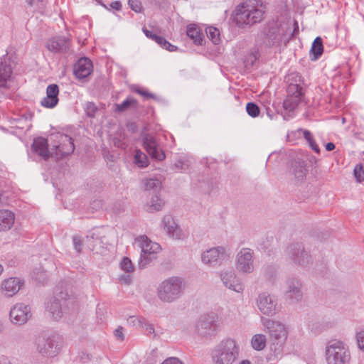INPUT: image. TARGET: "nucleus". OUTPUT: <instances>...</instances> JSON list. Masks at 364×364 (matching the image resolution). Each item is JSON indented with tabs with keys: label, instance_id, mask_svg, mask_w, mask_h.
Listing matches in <instances>:
<instances>
[{
	"label": "nucleus",
	"instance_id": "f257e3e1",
	"mask_svg": "<svg viewBox=\"0 0 364 364\" xmlns=\"http://www.w3.org/2000/svg\"><path fill=\"white\" fill-rule=\"evenodd\" d=\"M265 6L258 0H248L237 6L233 21L240 28L251 26L262 21Z\"/></svg>",
	"mask_w": 364,
	"mask_h": 364
},
{
	"label": "nucleus",
	"instance_id": "f03ea898",
	"mask_svg": "<svg viewBox=\"0 0 364 364\" xmlns=\"http://www.w3.org/2000/svg\"><path fill=\"white\" fill-rule=\"evenodd\" d=\"M264 324L269 331L270 340V353L267 359L268 361H276L283 355L287 332L284 326L279 322L267 319Z\"/></svg>",
	"mask_w": 364,
	"mask_h": 364
},
{
	"label": "nucleus",
	"instance_id": "7ed1b4c3",
	"mask_svg": "<svg viewBox=\"0 0 364 364\" xmlns=\"http://www.w3.org/2000/svg\"><path fill=\"white\" fill-rule=\"evenodd\" d=\"M185 288V282L182 278L171 277L159 285L157 296L161 301L171 303L183 295Z\"/></svg>",
	"mask_w": 364,
	"mask_h": 364
},
{
	"label": "nucleus",
	"instance_id": "20e7f679",
	"mask_svg": "<svg viewBox=\"0 0 364 364\" xmlns=\"http://www.w3.org/2000/svg\"><path fill=\"white\" fill-rule=\"evenodd\" d=\"M239 355V346L235 340L222 341L213 350L212 358L215 364H232Z\"/></svg>",
	"mask_w": 364,
	"mask_h": 364
},
{
	"label": "nucleus",
	"instance_id": "39448f33",
	"mask_svg": "<svg viewBox=\"0 0 364 364\" xmlns=\"http://www.w3.org/2000/svg\"><path fill=\"white\" fill-rule=\"evenodd\" d=\"M325 355L328 364H349L351 359L348 347L338 340L328 342Z\"/></svg>",
	"mask_w": 364,
	"mask_h": 364
},
{
	"label": "nucleus",
	"instance_id": "423d86ee",
	"mask_svg": "<svg viewBox=\"0 0 364 364\" xmlns=\"http://www.w3.org/2000/svg\"><path fill=\"white\" fill-rule=\"evenodd\" d=\"M62 338L56 333H42L36 340V350L43 356L54 357L61 348Z\"/></svg>",
	"mask_w": 364,
	"mask_h": 364
},
{
	"label": "nucleus",
	"instance_id": "0eeeda50",
	"mask_svg": "<svg viewBox=\"0 0 364 364\" xmlns=\"http://www.w3.org/2000/svg\"><path fill=\"white\" fill-rule=\"evenodd\" d=\"M282 37L279 28L274 23L262 27L255 36V46L258 48H272L280 44Z\"/></svg>",
	"mask_w": 364,
	"mask_h": 364
},
{
	"label": "nucleus",
	"instance_id": "6e6552de",
	"mask_svg": "<svg viewBox=\"0 0 364 364\" xmlns=\"http://www.w3.org/2000/svg\"><path fill=\"white\" fill-rule=\"evenodd\" d=\"M286 253L294 264L302 267H306L311 262V256L306 251L301 242H294L289 245L286 250Z\"/></svg>",
	"mask_w": 364,
	"mask_h": 364
},
{
	"label": "nucleus",
	"instance_id": "1a4fd4ad",
	"mask_svg": "<svg viewBox=\"0 0 364 364\" xmlns=\"http://www.w3.org/2000/svg\"><path fill=\"white\" fill-rule=\"evenodd\" d=\"M308 173L307 164L301 156H296L288 164L287 175L295 183L303 182Z\"/></svg>",
	"mask_w": 364,
	"mask_h": 364
},
{
	"label": "nucleus",
	"instance_id": "9d476101",
	"mask_svg": "<svg viewBox=\"0 0 364 364\" xmlns=\"http://www.w3.org/2000/svg\"><path fill=\"white\" fill-rule=\"evenodd\" d=\"M230 253L223 247L211 248L204 252L201 255L203 262L211 267L221 265L228 260Z\"/></svg>",
	"mask_w": 364,
	"mask_h": 364
},
{
	"label": "nucleus",
	"instance_id": "9b49d317",
	"mask_svg": "<svg viewBox=\"0 0 364 364\" xmlns=\"http://www.w3.org/2000/svg\"><path fill=\"white\" fill-rule=\"evenodd\" d=\"M287 92V95L284 100L283 107L287 111L293 112L304 100V91L303 87L288 85Z\"/></svg>",
	"mask_w": 364,
	"mask_h": 364
},
{
	"label": "nucleus",
	"instance_id": "f8f14e48",
	"mask_svg": "<svg viewBox=\"0 0 364 364\" xmlns=\"http://www.w3.org/2000/svg\"><path fill=\"white\" fill-rule=\"evenodd\" d=\"M143 146L151 159L156 161H163L166 154L159 146L156 138L151 134H145L142 136Z\"/></svg>",
	"mask_w": 364,
	"mask_h": 364
},
{
	"label": "nucleus",
	"instance_id": "ddd939ff",
	"mask_svg": "<svg viewBox=\"0 0 364 364\" xmlns=\"http://www.w3.org/2000/svg\"><path fill=\"white\" fill-rule=\"evenodd\" d=\"M70 296L68 292H60L58 297L53 296L47 299L46 302V309L48 311L51 317L55 320H58L63 316L61 300H69Z\"/></svg>",
	"mask_w": 364,
	"mask_h": 364
},
{
	"label": "nucleus",
	"instance_id": "4468645a",
	"mask_svg": "<svg viewBox=\"0 0 364 364\" xmlns=\"http://www.w3.org/2000/svg\"><path fill=\"white\" fill-rule=\"evenodd\" d=\"M217 328L218 325L215 317L208 314L201 316L196 326L197 333L202 337L214 336Z\"/></svg>",
	"mask_w": 364,
	"mask_h": 364
},
{
	"label": "nucleus",
	"instance_id": "2eb2a0df",
	"mask_svg": "<svg viewBox=\"0 0 364 364\" xmlns=\"http://www.w3.org/2000/svg\"><path fill=\"white\" fill-rule=\"evenodd\" d=\"M257 304L259 311L264 315L273 316L277 311V299L266 292L259 294Z\"/></svg>",
	"mask_w": 364,
	"mask_h": 364
},
{
	"label": "nucleus",
	"instance_id": "dca6fc26",
	"mask_svg": "<svg viewBox=\"0 0 364 364\" xmlns=\"http://www.w3.org/2000/svg\"><path fill=\"white\" fill-rule=\"evenodd\" d=\"M105 235L100 230L93 229L86 237L88 247L95 254H102L106 249L104 242Z\"/></svg>",
	"mask_w": 364,
	"mask_h": 364
},
{
	"label": "nucleus",
	"instance_id": "f3484780",
	"mask_svg": "<svg viewBox=\"0 0 364 364\" xmlns=\"http://www.w3.org/2000/svg\"><path fill=\"white\" fill-rule=\"evenodd\" d=\"M9 316L12 323L23 324L31 317V308L23 303L16 304L11 309Z\"/></svg>",
	"mask_w": 364,
	"mask_h": 364
},
{
	"label": "nucleus",
	"instance_id": "a211bd4d",
	"mask_svg": "<svg viewBox=\"0 0 364 364\" xmlns=\"http://www.w3.org/2000/svg\"><path fill=\"white\" fill-rule=\"evenodd\" d=\"M60 144L54 146L52 150L54 151V157L56 159H63L73 153L75 145L73 139L68 135L64 134L60 136Z\"/></svg>",
	"mask_w": 364,
	"mask_h": 364
},
{
	"label": "nucleus",
	"instance_id": "6ab92c4d",
	"mask_svg": "<svg viewBox=\"0 0 364 364\" xmlns=\"http://www.w3.org/2000/svg\"><path fill=\"white\" fill-rule=\"evenodd\" d=\"M237 269L244 273H250L254 269L252 252L250 249L243 248L237 255Z\"/></svg>",
	"mask_w": 364,
	"mask_h": 364
},
{
	"label": "nucleus",
	"instance_id": "aec40b11",
	"mask_svg": "<svg viewBox=\"0 0 364 364\" xmlns=\"http://www.w3.org/2000/svg\"><path fill=\"white\" fill-rule=\"evenodd\" d=\"M48 146V139L43 136H38L33 139L31 150L43 160L48 161L50 157H54V151H49Z\"/></svg>",
	"mask_w": 364,
	"mask_h": 364
},
{
	"label": "nucleus",
	"instance_id": "412c9836",
	"mask_svg": "<svg viewBox=\"0 0 364 364\" xmlns=\"http://www.w3.org/2000/svg\"><path fill=\"white\" fill-rule=\"evenodd\" d=\"M287 290L285 295L287 299L291 302H297L302 299L301 283L296 278H289L287 282Z\"/></svg>",
	"mask_w": 364,
	"mask_h": 364
},
{
	"label": "nucleus",
	"instance_id": "4be33fe9",
	"mask_svg": "<svg viewBox=\"0 0 364 364\" xmlns=\"http://www.w3.org/2000/svg\"><path fill=\"white\" fill-rule=\"evenodd\" d=\"M92 63L86 57L80 58L74 65L73 73L79 80L85 79L92 72Z\"/></svg>",
	"mask_w": 364,
	"mask_h": 364
},
{
	"label": "nucleus",
	"instance_id": "5701e85b",
	"mask_svg": "<svg viewBox=\"0 0 364 364\" xmlns=\"http://www.w3.org/2000/svg\"><path fill=\"white\" fill-rule=\"evenodd\" d=\"M220 277L225 287L238 293L243 291V285L233 271L222 272Z\"/></svg>",
	"mask_w": 364,
	"mask_h": 364
},
{
	"label": "nucleus",
	"instance_id": "b1692460",
	"mask_svg": "<svg viewBox=\"0 0 364 364\" xmlns=\"http://www.w3.org/2000/svg\"><path fill=\"white\" fill-rule=\"evenodd\" d=\"M59 87L57 84H50L46 88V97L41 102L43 107L54 108L58 103Z\"/></svg>",
	"mask_w": 364,
	"mask_h": 364
},
{
	"label": "nucleus",
	"instance_id": "393cba45",
	"mask_svg": "<svg viewBox=\"0 0 364 364\" xmlns=\"http://www.w3.org/2000/svg\"><path fill=\"white\" fill-rule=\"evenodd\" d=\"M13 73V65L10 58L4 56L0 59V87H5L11 80Z\"/></svg>",
	"mask_w": 364,
	"mask_h": 364
},
{
	"label": "nucleus",
	"instance_id": "a878e982",
	"mask_svg": "<svg viewBox=\"0 0 364 364\" xmlns=\"http://www.w3.org/2000/svg\"><path fill=\"white\" fill-rule=\"evenodd\" d=\"M46 48L53 52L67 53L70 48V41L65 37H54L47 42Z\"/></svg>",
	"mask_w": 364,
	"mask_h": 364
},
{
	"label": "nucleus",
	"instance_id": "bb28decb",
	"mask_svg": "<svg viewBox=\"0 0 364 364\" xmlns=\"http://www.w3.org/2000/svg\"><path fill=\"white\" fill-rule=\"evenodd\" d=\"M23 285L18 278H9L2 283L1 289L6 296L11 297L16 294Z\"/></svg>",
	"mask_w": 364,
	"mask_h": 364
},
{
	"label": "nucleus",
	"instance_id": "cd10ccee",
	"mask_svg": "<svg viewBox=\"0 0 364 364\" xmlns=\"http://www.w3.org/2000/svg\"><path fill=\"white\" fill-rule=\"evenodd\" d=\"M142 30L147 38L156 41L163 48H165L166 50L171 52L177 50L178 47L176 46L172 45L163 36L154 33L151 31L148 30L145 27H144Z\"/></svg>",
	"mask_w": 364,
	"mask_h": 364
},
{
	"label": "nucleus",
	"instance_id": "c85d7f7f",
	"mask_svg": "<svg viewBox=\"0 0 364 364\" xmlns=\"http://www.w3.org/2000/svg\"><path fill=\"white\" fill-rule=\"evenodd\" d=\"M141 252L148 255H155L161 250L158 243L152 242L146 235H141L137 239Z\"/></svg>",
	"mask_w": 364,
	"mask_h": 364
},
{
	"label": "nucleus",
	"instance_id": "c756f323",
	"mask_svg": "<svg viewBox=\"0 0 364 364\" xmlns=\"http://www.w3.org/2000/svg\"><path fill=\"white\" fill-rule=\"evenodd\" d=\"M164 229L169 237L178 239L180 231L178 225L175 223L171 215H165L162 220Z\"/></svg>",
	"mask_w": 364,
	"mask_h": 364
},
{
	"label": "nucleus",
	"instance_id": "7c9ffc66",
	"mask_svg": "<svg viewBox=\"0 0 364 364\" xmlns=\"http://www.w3.org/2000/svg\"><path fill=\"white\" fill-rule=\"evenodd\" d=\"M15 216L8 210H0V232L11 229L14 223Z\"/></svg>",
	"mask_w": 364,
	"mask_h": 364
},
{
	"label": "nucleus",
	"instance_id": "2f4dec72",
	"mask_svg": "<svg viewBox=\"0 0 364 364\" xmlns=\"http://www.w3.org/2000/svg\"><path fill=\"white\" fill-rule=\"evenodd\" d=\"M323 53V40L320 36L316 37L312 43L310 50L311 60H318Z\"/></svg>",
	"mask_w": 364,
	"mask_h": 364
},
{
	"label": "nucleus",
	"instance_id": "473e14b6",
	"mask_svg": "<svg viewBox=\"0 0 364 364\" xmlns=\"http://www.w3.org/2000/svg\"><path fill=\"white\" fill-rule=\"evenodd\" d=\"M138 101L133 97L129 96L121 104H114V112L122 113L129 109H137Z\"/></svg>",
	"mask_w": 364,
	"mask_h": 364
},
{
	"label": "nucleus",
	"instance_id": "72a5a7b5",
	"mask_svg": "<svg viewBox=\"0 0 364 364\" xmlns=\"http://www.w3.org/2000/svg\"><path fill=\"white\" fill-rule=\"evenodd\" d=\"M186 34L191 40H193L196 45H203V33L196 26L193 25L188 26L187 27Z\"/></svg>",
	"mask_w": 364,
	"mask_h": 364
},
{
	"label": "nucleus",
	"instance_id": "f704fd0d",
	"mask_svg": "<svg viewBox=\"0 0 364 364\" xmlns=\"http://www.w3.org/2000/svg\"><path fill=\"white\" fill-rule=\"evenodd\" d=\"M260 53L259 48H253L250 53H248L244 60V63L246 68H250L252 67L255 63L259 60Z\"/></svg>",
	"mask_w": 364,
	"mask_h": 364
},
{
	"label": "nucleus",
	"instance_id": "c9c22d12",
	"mask_svg": "<svg viewBox=\"0 0 364 364\" xmlns=\"http://www.w3.org/2000/svg\"><path fill=\"white\" fill-rule=\"evenodd\" d=\"M267 339L262 334L255 335L251 341L252 348L256 350H262L266 346Z\"/></svg>",
	"mask_w": 364,
	"mask_h": 364
},
{
	"label": "nucleus",
	"instance_id": "e433bc0d",
	"mask_svg": "<svg viewBox=\"0 0 364 364\" xmlns=\"http://www.w3.org/2000/svg\"><path fill=\"white\" fill-rule=\"evenodd\" d=\"M164 205V202L160 198L157 194H154L151 196L150 200V205L148 208L149 212L159 211L161 210Z\"/></svg>",
	"mask_w": 364,
	"mask_h": 364
},
{
	"label": "nucleus",
	"instance_id": "4c0bfd02",
	"mask_svg": "<svg viewBox=\"0 0 364 364\" xmlns=\"http://www.w3.org/2000/svg\"><path fill=\"white\" fill-rule=\"evenodd\" d=\"M299 132H302L304 139L308 141L309 146L316 153L319 154L320 149L318 144L316 143L311 132L306 129H299Z\"/></svg>",
	"mask_w": 364,
	"mask_h": 364
},
{
	"label": "nucleus",
	"instance_id": "58836bf2",
	"mask_svg": "<svg viewBox=\"0 0 364 364\" xmlns=\"http://www.w3.org/2000/svg\"><path fill=\"white\" fill-rule=\"evenodd\" d=\"M205 32L207 36L214 44L218 45L220 43V31L217 28L209 26L205 29Z\"/></svg>",
	"mask_w": 364,
	"mask_h": 364
},
{
	"label": "nucleus",
	"instance_id": "ea45409f",
	"mask_svg": "<svg viewBox=\"0 0 364 364\" xmlns=\"http://www.w3.org/2000/svg\"><path fill=\"white\" fill-rule=\"evenodd\" d=\"M134 163L139 168H145L148 166V158L145 154L140 150H136L134 154Z\"/></svg>",
	"mask_w": 364,
	"mask_h": 364
},
{
	"label": "nucleus",
	"instance_id": "a19ab883",
	"mask_svg": "<svg viewBox=\"0 0 364 364\" xmlns=\"http://www.w3.org/2000/svg\"><path fill=\"white\" fill-rule=\"evenodd\" d=\"M286 80L289 85H296V87H302L301 82H303L302 77L299 73H291L287 77Z\"/></svg>",
	"mask_w": 364,
	"mask_h": 364
},
{
	"label": "nucleus",
	"instance_id": "79ce46f5",
	"mask_svg": "<svg viewBox=\"0 0 364 364\" xmlns=\"http://www.w3.org/2000/svg\"><path fill=\"white\" fill-rule=\"evenodd\" d=\"M154 259H155L154 255H148L141 252L140 258L138 262L139 268L144 269Z\"/></svg>",
	"mask_w": 364,
	"mask_h": 364
},
{
	"label": "nucleus",
	"instance_id": "37998d69",
	"mask_svg": "<svg viewBox=\"0 0 364 364\" xmlns=\"http://www.w3.org/2000/svg\"><path fill=\"white\" fill-rule=\"evenodd\" d=\"M246 111L248 115L255 118L259 115L260 109L257 104L253 102H247L246 105Z\"/></svg>",
	"mask_w": 364,
	"mask_h": 364
},
{
	"label": "nucleus",
	"instance_id": "c03bdc74",
	"mask_svg": "<svg viewBox=\"0 0 364 364\" xmlns=\"http://www.w3.org/2000/svg\"><path fill=\"white\" fill-rule=\"evenodd\" d=\"M132 90L133 92H134L141 95L145 99H154V100H156L157 98L156 96L154 94L151 93L147 90H145V89L141 88V87H138V86L134 87L132 89Z\"/></svg>",
	"mask_w": 364,
	"mask_h": 364
},
{
	"label": "nucleus",
	"instance_id": "a18cd8bd",
	"mask_svg": "<svg viewBox=\"0 0 364 364\" xmlns=\"http://www.w3.org/2000/svg\"><path fill=\"white\" fill-rule=\"evenodd\" d=\"M121 268L127 273H131L134 272V267L133 266V264L131 261V259L127 257H124L121 263H120Z\"/></svg>",
	"mask_w": 364,
	"mask_h": 364
},
{
	"label": "nucleus",
	"instance_id": "49530a36",
	"mask_svg": "<svg viewBox=\"0 0 364 364\" xmlns=\"http://www.w3.org/2000/svg\"><path fill=\"white\" fill-rule=\"evenodd\" d=\"M97 110L98 107L94 102H88L86 103L85 111L87 117H94Z\"/></svg>",
	"mask_w": 364,
	"mask_h": 364
},
{
	"label": "nucleus",
	"instance_id": "de8ad7c7",
	"mask_svg": "<svg viewBox=\"0 0 364 364\" xmlns=\"http://www.w3.org/2000/svg\"><path fill=\"white\" fill-rule=\"evenodd\" d=\"M354 176L356 178L357 181L362 182L364 180V168L363 166L361 164H357L353 170Z\"/></svg>",
	"mask_w": 364,
	"mask_h": 364
},
{
	"label": "nucleus",
	"instance_id": "09e8293b",
	"mask_svg": "<svg viewBox=\"0 0 364 364\" xmlns=\"http://www.w3.org/2000/svg\"><path fill=\"white\" fill-rule=\"evenodd\" d=\"M128 4L130 9L136 13H141L143 6L140 0H129Z\"/></svg>",
	"mask_w": 364,
	"mask_h": 364
},
{
	"label": "nucleus",
	"instance_id": "8fccbe9b",
	"mask_svg": "<svg viewBox=\"0 0 364 364\" xmlns=\"http://www.w3.org/2000/svg\"><path fill=\"white\" fill-rule=\"evenodd\" d=\"M160 184V182L157 179L149 178L146 180L144 182V188L146 191L154 190Z\"/></svg>",
	"mask_w": 364,
	"mask_h": 364
},
{
	"label": "nucleus",
	"instance_id": "3c124183",
	"mask_svg": "<svg viewBox=\"0 0 364 364\" xmlns=\"http://www.w3.org/2000/svg\"><path fill=\"white\" fill-rule=\"evenodd\" d=\"M73 243L77 252L80 253L82 247V241L81 237L77 235H74L73 237Z\"/></svg>",
	"mask_w": 364,
	"mask_h": 364
},
{
	"label": "nucleus",
	"instance_id": "603ef678",
	"mask_svg": "<svg viewBox=\"0 0 364 364\" xmlns=\"http://www.w3.org/2000/svg\"><path fill=\"white\" fill-rule=\"evenodd\" d=\"M356 340L358 348L364 352V331H361L356 334Z\"/></svg>",
	"mask_w": 364,
	"mask_h": 364
},
{
	"label": "nucleus",
	"instance_id": "864d4df0",
	"mask_svg": "<svg viewBox=\"0 0 364 364\" xmlns=\"http://www.w3.org/2000/svg\"><path fill=\"white\" fill-rule=\"evenodd\" d=\"M103 156L107 164H109V162L114 163L115 161L116 156L108 150H104Z\"/></svg>",
	"mask_w": 364,
	"mask_h": 364
},
{
	"label": "nucleus",
	"instance_id": "5fc2aeb1",
	"mask_svg": "<svg viewBox=\"0 0 364 364\" xmlns=\"http://www.w3.org/2000/svg\"><path fill=\"white\" fill-rule=\"evenodd\" d=\"M114 336L119 341H123L124 339V333H123V328L122 326H118L114 331Z\"/></svg>",
	"mask_w": 364,
	"mask_h": 364
},
{
	"label": "nucleus",
	"instance_id": "6e6d98bb",
	"mask_svg": "<svg viewBox=\"0 0 364 364\" xmlns=\"http://www.w3.org/2000/svg\"><path fill=\"white\" fill-rule=\"evenodd\" d=\"M161 364H183L178 358L170 357L166 358Z\"/></svg>",
	"mask_w": 364,
	"mask_h": 364
},
{
	"label": "nucleus",
	"instance_id": "4d7b16f0",
	"mask_svg": "<svg viewBox=\"0 0 364 364\" xmlns=\"http://www.w3.org/2000/svg\"><path fill=\"white\" fill-rule=\"evenodd\" d=\"M127 128L128 131H129L132 133H135L138 130V127L136 122H129L127 124Z\"/></svg>",
	"mask_w": 364,
	"mask_h": 364
},
{
	"label": "nucleus",
	"instance_id": "13d9d810",
	"mask_svg": "<svg viewBox=\"0 0 364 364\" xmlns=\"http://www.w3.org/2000/svg\"><path fill=\"white\" fill-rule=\"evenodd\" d=\"M119 280L122 283L129 285L132 282V277L130 275L123 274V275L120 276Z\"/></svg>",
	"mask_w": 364,
	"mask_h": 364
},
{
	"label": "nucleus",
	"instance_id": "bf43d9fd",
	"mask_svg": "<svg viewBox=\"0 0 364 364\" xmlns=\"http://www.w3.org/2000/svg\"><path fill=\"white\" fill-rule=\"evenodd\" d=\"M128 322L131 324H132L133 326H136V322L138 323L139 326H141V320L140 318H138L135 316H129V318H128Z\"/></svg>",
	"mask_w": 364,
	"mask_h": 364
},
{
	"label": "nucleus",
	"instance_id": "052dcab7",
	"mask_svg": "<svg viewBox=\"0 0 364 364\" xmlns=\"http://www.w3.org/2000/svg\"><path fill=\"white\" fill-rule=\"evenodd\" d=\"M110 7L116 11H120L122 9V3L119 1H115L110 4Z\"/></svg>",
	"mask_w": 364,
	"mask_h": 364
},
{
	"label": "nucleus",
	"instance_id": "680f3d73",
	"mask_svg": "<svg viewBox=\"0 0 364 364\" xmlns=\"http://www.w3.org/2000/svg\"><path fill=\"white\" fill-rule=\"evenodd\" d=\"M335 147V144L333 142H328L325 146L326 150L328 151H333Z\"/></svg>",
	"mask_w": 364,
	"mask_h": 364
},
{
	"label": "nucleus",
	"instance_id": "e2e57ef3",
	"mask_svg": "<svg viewBox=\"0 0 364 364\" xmlns=\"http://www.w3.org/2000/svg\"><path fill=\"white\" fill-rule=\"evenodd\" d=\"M294 28L293 32L291 33V36H294L299 33V25L296 21H294Z\"/></svg>",
	"mask_w": 364,
	"mask_h": 364
},
{
	"label": "nucleus",
	"instance_id": "0e129e2a",
	"mask_svg": "<svg viewBox=\"0 0 364 364\" xmlns=\"http://www.w3.org/2000/svg\"><path fill=\"white\" fill-rule=\"evenodd\" d=\"M174 166L178 169H182L183 166V162L181 160H178L175 162Z\"/></svg>",
	"mask_w": 364,
	"mask_h": 364
},
{
	"label": "nucleus",
	"instance_id": "69168bd1",
	"mask_svg": "<svg viewBox=\"0 0 364 364\" xmlns=\"http://www.w3.org/2000/svg\"><path fill=\"white\" fill-rule=\"evenodd\" d=\"M151 4H154L155 5H161L164 3L165 0H148Z\"/></svg>",
	"mask_w": 364,
	"mask_h": 364
},
{
	"label": "nucleus",
	"instance_id": "338daca9",
	"mask_svg": "<svg viewBox=\"0 0 364 364\" xmlns=\"http://www.w3.org/2000/svg\"><path fill=\"white\" fill-rule=\"evenodd\" d=\"M42 1H43V0H26V2L30 6H33L36 4H38V3H40V2H42Z\"/></svg>",
	"mask_w": 364,
	"mask_h": 364
},
{
	"label": "nucleus",
	"instance_id": "774afa93",
	"mask_svg": "<svg viewBox=\"0 0 364 364\" xmlns=\"http://www.w3.org/2000/svg\"><path fill=\"white\" fill-rule=\"evenodd\" d=\"M114 145L116 146L122 148V144L121 141L119 139H114Z\"/></svg>",
	"mask_w": 364,
	"mask_h": 364
}]
</instances>
